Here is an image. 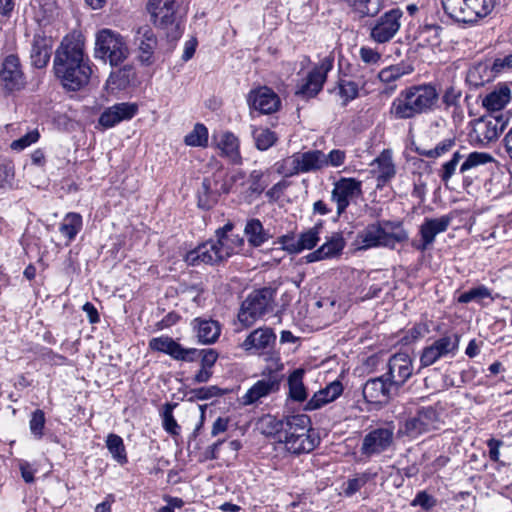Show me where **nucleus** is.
<instances>
[{
	"mask_svg": "<svg viewBox=\"0 0 512 512\" xmlns=\"http://www.w3.org/2000/svg\"><path fill=\"white\" fill-rule=\"evenodd\" d=\"M146 8L156 27L170 31L173 37L180 35L178 6L175 0H149Z\"/></svg>",
	"mask_w": 512,
	"mask_h": 512,
	"instance_id": "9d476101",
	"label": "nucleus"
},
{
	"mask_svg": "<svg viewBox=\"0 0 512 512\" xmlns=\"http://www.w3.org/2000/svg\"><path fill=\"white\" fill-rule=\"evenodd\" d=\"M362 194V182L355 178L342 177L336 181L331 191V200L336 204V212L341 216L350 203Z\"/></svg>",
	"mask_w": 512,
	"mask_h": 512,
	"instance_id": "a211bd4d",
	"label": "nucleus"
},
{
	"mask_svg": "<svg viewBox=\"0 0 512 512\" xmlns=\"http://www.w3.org/2000/svg\"><path fill=\"white\" fill-rule=\"evenodd\" d=\"M134 43L138 49L140 62L151 65L154 62V51L158 44L153 29L149 25L139 27L135 32Z\"/></svg>",
	"mask_w": 512,
	"mask_h": 512,
	"instance_id": "a878e982",
	"label": "nucleus"
},
{
	"mask_svg": "<svg viewBox=\"0 0 512 512\" xmlns=\"http://www.w3.org/2000/svg\"><path fill=\"white\" fill-rule=\"evenodd\" d=\"M184 260L191 266L216 265L224 261L216 239H210L187 252Z\"/></svg>",
	"mask_w": 512,
	"mask_h": 512,
	"instance_id": "5701e85b",
	"label": "nucleus"
},
{
	"mask_svg": "<svg viewBox=\"0 0 512 512\" xmlns=\"http://www.w3.org/2000/svg\"><path fill=\"white\" fill-rule=\"evenodd\" d=\"M452 220L453 217L450 215H442L437 218H424L418 230L420 238L413 240L411 246L417 251L425 252L433 246L437 235L448 230Z\"/></svg>",
	"mask_w": 512,
	"mask_h": 512,
	"instance_id": "2eb2a0df",
	"label": "nucleus"
},
{
	"mask_svg": "<svg viewBox=\"0 0 512 512\" xmlns=\"http://www.w3.org/2000/svg\"><path fill=\"white\" fill-rule=\"evenodd\" d=\"M280 358L275 357V369H269L268 373L264 371L262 379L255 382L246 393L240 398V402L244 406L253 405L262 400V398L277 392L280 389V384L284 378L281 373L283 365L279 363Z\"/></svg>",
	"mask_w": 512,
	"mask_h": 512,
	"instance_id": "1a4fd4ad",
	"label": "nucleus"
},
{
	"mask_svg": "<svg viewBox=\"0 0 512 512\" xmlns=\"http://www.w3.org/2000/svg\"><path fill=\"white\" fill-rule=\"evenodd\" d=\"M39 139V133L37 130H33L25 134L24 136L20 137L17 140H14L10 147L13 150L21 151L24 150L26 147L30 146L31 144L37 142Z\"/></svg>",
	"mask_w": 512,
	"mask_h": 512,
	"instance_id": "e2e57ef3",
	"label": "nucleus"
},
{
	"mask_svg": "<svg viewBox=\"0 0 512 512\" xmlns=\"http://www.w3.org/2000/svg\"><path fill=\"white\" fill-rule=\"evenodd\" d=\"M130 55L126 39L109 28L99 30L95 35L94 57L108 62L111 66L121 65Z\"/></svg>",
	"mask_w": 512,
	"mask_h": 512,
	"instance_id": "39448f33",
	"label": "nucleus"
},
{
	"mask_svg": "<svg viewBox=\"0 0 512 512\" xmlns=\"http://www.w3.org/2000/svg\"><path fill=\"white\" fill-rule=\"evenodd\" d=\"M495 78L490 62H478L469 68L466 75V82L475 88L483 86Z\"/></svg>",
	"mask_w": 512,
	"mask_h": 512,
	"instance_id": "58836bf2",
	"label": "nucleus"
},
{
	"mask_svg": "<svg viewBox=\"0 0 512 512\" xmlns=\"http://www.w3.org/2000/svg\"><path fill=\"white\" fill-rule=\"evenodd\" d=\"M403 12L394 8L375 20V23L371 27L370 37L377 43H386L390 41L401 27V18Z\"/></svg>",
	"mask_w": 512,
	"mask_h": 512,
	"instance_id": "aec40b11",
	"label": "nucleus"
},
{
	"mask_svg": "<svg viewBox=\"0 0 512 512\" xmlns=\"http://www.w3.org/2000/svg\"><path fill=\"white\" fill-rule=\"evenodd\" d=\"M189 394L190 399L208 400L223 395V391L217 386H209L192 389Z\"/></svg>",
	"mask_w": 512,
	"mask_h": 512,
	"instance_id": "bf43d9fd",
	"label": "nucleus"
},
{
	"mask_svg": "<svg viewBox=\"0 0 512 512\" xmlns=\"http://www.w3.org/2000/svg\"><path fill=\"white\" fill-rule=\"evenodd\" d=\"M26 85V77L20 59L15 54L7 55L0 67V86L6 93L22 90Z\"/></svg>",
	"mask_w": 512,
	"mask_h": 512,
	"instance_id": "dca6fc26",
	"label": "nucleus"
},
{
	"mask_svg": "<svg viewBox=\"0 0 512 512\" xmlns=\"http://www.w3.org/2000/svg\"><path fill=\"white\" fill-rule=\"evenodd\" d=\"M413 374V364L409 355L394 354L388 361L386 378L398 390Z\"/></svg>",
	"mask_w": 512,
	"mask_h": 512,
	"instance_id": "393cba45",
	"label": "nucleus"
},
{
	"mask_svg": "<svg viewBox=\"0 0 512 512\" xmlns=\"http://www.w3.org/2000/svg\"><path fill=\"white\" fill-rule=\"evenodd\" d=\"M232 230V224L228 223L223 228L216 231V241L224 261L231 257L233 254L238 253L243 244V238L238 235L229 234Z\"/></svg>",
	"mask_w": 512,
	"mask_h": 512,
	"instance_id": "f704fd0d",
	"label": "nucleus"
},
{
	"mask_svg": "<svg viewBox=\"0 0 512 512\" xmlns=\"http://www.w3.org/2000/svg\"><path fill=\"white\" fill-rule=\"evenodd\" d=\"M370 479L369 473H362L346 482L344 494L348 497L358 492Z\"/></svg>",
	"mask_w": 512,
	"mask_h": 512,
	"instance_id": "052dcab7",
	"label": "nucleus"
},
{
	"mask_svg": "<svg viewBox=\"0 0 512 512\" xmlns=\"http://www.w3.org/2000/svg\"><path fill=\"white\" fill-rule=\"evenodd\" d=\"M408 240V232L400 221L383 220L367 225L358 232L356 242L359 249L376 247L394 249L397 244Z\"/></svg>",
	"mask_w": 512,
	"mask_h": 512,
	"instance_id": "7ed1b4c3",
	"label": "nucleus"
},
{
	"mask_svg": "<svg viewBox=\"0 0 512 512\" xmlns=\"http://www.w3.org/2000/svg\"><path fill=\"white\" fill-rule=\"evenodd\" d=\"M172 408L173 406L170 404L166 405V408L163 412V428L164 430L173 435L177 436L180 433V426L178 425L177 421L175 420L173 414H172Z\"/></svg>",
	"mask_w": 512,
	"mask_h": 512,
	"instance_id": "4d7b16f0",
	"label": "nucleus"
},
{
	"mask_svg": "<svg viewBox=\"0 0 512 512\" xmlns=\"http://www.w3.org/2000/svg\"><path fill=\"white\" fill-rule=\"evenodd\" d=\"M492 160V156L485 152L475 151L466 154L461 150H457L452 154V157L448 161L441 165L438 176L442 182L448 183L456 174L457 169L460 174L464 175L481 165L491 162Z\"/></svg>",
	"mask_w": 512,
	"mask_h": 512,
	"instance_id": "6e6552de",
	"label": "nucleus"
},
{
	"mask_svg": "<svg viewBox=\"0 0 512 512\" xmlns=\"http://www.w3.org/2000/svg\"><path fill=\"white\" fill-rule=\"evenodd\" d=\"M439 93L430 83L415 84L401 90L392 100L389 115L394 120H411L436 110Z\"/></svg>",
	"mask_w": 512,
	"mask_h": 512,
	"instance_id": "f03ea898",
	"label": "nucleus"
},
{
	"mask_svg": "<svg viewBox=\"0 0 512 512\" xmlns=\"http://www.w3.org/2000/svg\"><path fill=\"white\" fill-rule=\"evenodd\" d=\"M442 4L446 14L455 21L474 23L491 13L495 0H443Z\"/></svg>",
	"mask_w": 512,
	"mask_h": 512,
	"instance_id": "423d86ee",
	"label": "nucleus"
},
{
	"mask_svg": "<svg viewBox=\"0 0 512 512\" xmlns=\"http://www.w3.org/2000/svg\"><path fill=\"white\" fill-rule=\"evenodd\" d=\"M304 370L296 369L288 377L289 397L298 402L307 398V392L303 383Z\"/></svg>",
	"mask_w": 512,
	"mask_h": 512,
	"instance_id": "a18cd8bd",
	"label": "nucleus"
},
{
	"mask_svg": "<svg viewBox=\"0 0 512 512\" xmlns=\"http://www.w3.org/2000/svg\"><path fill=\"white\" fill-rule=\"evenodd\" d=\"M288 186V182L284 180L279 181L266 192V197L270 202H277L282 197Z\"/></svg>",
	"mask_w": 512,
	"mask_h": 512,
	"instance_id": "774afa93",
	"label": "nucleus"
},
{
	"mask_svg": "<svg viewBox=\"0 0 512 512\" xmlns=\"http://www.w3.org/2000/svg\"><path fill=\"white\" fill-rule=\"evenodd\" d=\"M191 327L202 344H212L220 336L221 325L213 319L197 317L192 320Z\"/></svg>",
	"mask_w": 512,
	"mask_h": 512,
	"instance_id": "72a5a7b5",
	"label": "nucleus"
},
{
	"mask_svg": "<svg viewBox=\"0 0 512 512\" xmlns=\"http://www.w3.org/2000/svg\"><path fill=\"white\" fill-rule=\"evenodd\" d=\"M413 71V68L409 65L396 64L383 68L378 73V78L382 83L387 84L385 93H393L396 89L394 82L399 80L402 76L408 75Z\"/></svg>",
	"mask_w": 512,
	"mask_h": 512,
	"instance_id": "ea45409f",
	"label": "nucleus"
},
{
	"mask_svg": "<svg viewBox=\"0 0 512 512\" xmlns=\"http://www.w3.org/2000/svg\"><path fill=\"white\" fill-rule=\"evenodd\" d=\"M252 137L256 148L260 151L268 150L278 141V135L269 128L264 127H253Z\"/></svg>",
	"mask_w": 512,
	"mask_h": 512,
	"instance_id": "49530a36",
	"label": "nucleus"
},
{
	"mask_svg": "<svg viewBox=\"0 0 512 512\" xmlns=\"http://www.w3.org/2000/svg\"><path fill=\"white\" fill-rule=\"evenodd\" d=\"M346 242L342 233H333L317 250L309 253L305 258L308 263L332 259L342 254Z\"/></svg>",
	"mask_w": 512,
	"mask_h": 512,
	"instance_id": "2f4dec72",
	"label": "nucleus"
},
{
	"mask_svg": "<svg viewBox=\"0 0 512 512\" xmlns=\"http://www.w3.org/2000/svg\"><path fill=\"white\" fill-rule=\"evenodd\" d=\"M83 227L82 216L76 212L67 213L59 226V232L68 242H72Z\"/></svg>",
	"mask_w": 512,
	"mask_h": 512,
	"instance_id": "c03bdc74",
	"label": "nucleus"
},
{
	"mask_svg": "<svg viewBox=\"0 0 512 512\" xmlns=\"http://www.w3.org/2000/svg\"><path fill=\"white\" fill-rule=\"evenodd\" d=\"M460 336L456 333L444 335L425 346L420 355L422 367H429L441 359H452L459 350Z\"/></svg>",
	"mask_w": 512,
	"mask_h": 512,
	"instance_id": "9b49d317",
	"label": "nucleus"
},
{
	"mask_svg": "<svg viewBox=\"0 0 512 512\" xmlns=\"http://www.w3.org/2000/svg\"><path fill=\"white\" fill-rule=\"evenodd\" d=\"M29 426L31 433L37 439H40L43 436V429L45 426V414L42 410L37 409L32 413Z\"/></svg>",
	"mask_w": 512,
	"mask_h": 512,
	"instance_id": "13d9d810",
	"label": "nucleus"
},
{
	"mask_svg": "<svg viewBox=\"0 0 512 512\" xmlns=\"http://www.w3.org/2000/svg\"><path fill=\"white\" fill-rule=\"evenodd\" d=\"M217 148L221 151L220 155L232 164L242 163L239 139L233 133L228 131L222 133L217 141Z\"/></svg>",
	"mask_w": 512,
	"mask_h": 512,
	"instance_id": "e433bc0d",
	"label": "nucleus"
},
{
	"mask_svg": "<svg viewBox=\"0 0 512 512\" xmlns=\"http://www.w3.org/2000/svg\"><path fill=\"white\" fill-rule=\"evenodd\" d=\"M441 419L435 408L428 406L417 410L416 414L405 420L399 432L411 438L439 429Z\"/></svg>",
	"mask_w": 512,
	"mask_h": 512,
	"instance_id": "ddd939ff",
	"label": "nucleus"
},
{
	"mask_svg": "<svg viewBox=\"0 0 512 512\" xmlns=\"http://www.w3.org/2000/svg\"><path fill=\"white\" fill-rule=\"evenodd\" d=\"M311 155L317 159V165L313 168V171L321 170L328 166L339 167L344 164L346 159L345 152L339 149L331 150L328 154L320 150H312Z\"/></svg>",
	"mask_w": 512,
	"mask_h": 512,
	"instance_id": "37998d69",
	"label": "nucleus"
},
{
	"mask_svg": "<svg viewBox=\"0 0 512 512\" xmlns=\"http://www.w3.org/2000/svg\"><path fill=\"white\" fill-rule=\"evenodd\" d=\"M362 16H374L380 11V0H345Z\"/></svg>",
	"mask_w": 512,
	"mask_h": 512,
	"instance_id": "603ef678",
	"label": "nucleus"
},
{
	"mask_svg": "<svg viewBox=\"0 0 512 512\" xmlns=\"http://www.w3.org/2000/svg\"><path fill=\"white\" fill-rule=\"evenodd\" d=\"M321 225H315L302 232L298 237L299 253L303 250L313 249L320 240Z\"/></svg>",
	"mask_w": 512,
	"mask_h": 512,
	"instance_id": "8fccbe9b",
	"label": "nucleus"
},
{
	"mask_svg": "<svg viewBox=\"0 0 512 512\" xmlns=\"http://www.w3.org/2000/svg\"><path fill=\"white\" fill-rule=\"evenodd\" d=\"M184 143L191 147H207L208 129L202 123H197L193 130L184 137Z\"/></svg>",
	"mask_w": 512,
	"mask_h": 512,
	"instance_id": "09e8293b",
	"label": "nucleus"
},
{
	"mask_svg": "<svg viewBox=\"0 0 512 512\" xmlns=\"http://www.w3.org/2000/svg\"><path fill=\"white\" fill-rule=\"evenodd\" d=\"M53 39L43 32L34 34L31 41L30 62L37 69L45 68L51 58Z\"/></svg>",
	"mask_w": 512,
	"mask_h": 512,
	"instance_id": "c756f323",
	"label": "nucleus"
},
{
	"mask_svg": "<svg viewBox=\"0 0 512 512\" xmlns=\"http://www.w3.org/2000/svg\"><path fill=\"white\" fill-rule=\"evenodd\" d=\"M411 505L419 506L425 511H429L436 505V499L426 491H420L412 500Z\"/></svg>",
	"mask_w": 512,
	"mask_h": 512,
	"instance_id": "69168bd1",
	"label": "nucleus"
},
{
	"mask_svg": "<svg viewBox=\"0 0 512 512\" xmlns=\"http://www.w3.org/2000/svg\"><path fill=\"white\" fill-rule=\"evenodd\" d=\"M135 73L131 65H124L110 73L106 88L110 91L123 90L127 88L134 79Z\"/></svg>",
	"mask_w": 512,
	"mask_h": 512,
	"instance_id": "79ce46f5",
	"label": "nucleus"
},
{
	"mask_svg": "<svg viewBox=\"0 0 512 512\" xmlns=\"http://www.w3.org/2000/svg\"><path fill=\"white\" fill-rule=\"evenodd\" d=\"M398 390L385 375L369 379L363 386V397L368 403L385 404Z\"/></svg>",
	"mask_w": 512,
	"mask_h": 512,
	"instance_id": "b1692460",
	"label": "nucleus"
},
{
	"mask_svg": "<svg viewBox=\"0 0 512 512\" xmlns=\"http://www.w3.org/2000/svg\"><path fill=\"white\" fill-rule=\"evenodd\" d=\"M485 298H491V292L486 286L480 285L462 293L458 297V302L464 304L472 301L480 302Z\"/></svg>",
	"mask_w": 512,
	"mask_h": 512,
	"instance_id": "5fc2aeb1",
	"label": "nucleus"
},
{
	"mask_svg": "<svg viewBox=\"0 0 512 512\" xmlns=\"http://www.w3.org/2000/svg\"><path fill=\"white\" fill-rule=\"evenodd\" d=\"M310 419L307 415L298 414L286 418L281 442L293 454L309 453L318 444V440L310 435Z\"/></svg>",
	"mask_w": 512,
	"mask_h": 512,
	"instance_id": "20e7f679",
	"label": "nucleus"
},
{
	"mask_svg": "<svg viewBox=\"0 0 512 512\" xmlns=\"http://www.w3.org/2000/svg\"><path fill=\"white\" fill-rule=\"evenodd\" d=\"M92 67L82 33L72 31L63 37L53 59L54 74L63 88L76 92L88 85L93 73Z\"/></svg>",
	"mask_w": 512,
	"mask_h": 512,
	"instance_id": "f257e3e1",
	"label": "nucleus"
},
{
	"mask_svg": "<svg viewBox=\"0 0 512 512\" xmlns=\"http://www.w3.org/2000/svg\"><path fill=\"white\" fill-rule=\"evenodd\" d=\"M359 56L367 65H378L381 61V54L370 47H361L359 50Z\"/></svg>",
	"mask_w": 512,
	"mask_h": 512,
	"instance_id": "338daca9",
	"label": "nucleus"
},
{
	"mask_svg": "<svg viewBox=\"0 0 512 512\" xmlns=\"http://www.w3.org/2000/svg\"><path fill=\"white\" fill-rule=\"evenodd\" d=\"M343 392V385L340 381H333L325 388L314 393L306 403L305 409L309 411L322 408L328 403L336 400Z\"/></svg>",
	"mask_w": 512,
	"mask_h": 512,
	"instance_id": "c9c22d12",
	"label": "nucleus"
},
{
	"mask_svg": "<svg viewBox=\"0 0 512 512\" xmlns=\"http://www.w3.org/2000/svg\"><path fill=\"white\" fill-rule=\"evenodd\" d=\"M244 234L248 243L253 247H259L267 242L272 236L266 230L262 222L257 218L249 219L244 228Z\"/></svg>",
	"mask_w": 512,
	"mask_h": 512,
	"instance_id": "a19ab883",
	"label": "nucleus"
},
{
	"mask_svg": "<svg viewBox=\"0 0 512 512\" xmlns=\"http://www.w3.org/2000/svg\"><path fill=\"white\" fill-rule=\"evenodd\" d=\"M138 107L133 103H118L107 108L100 116L99 123L111 128L124 120H129L137 113Z\"/></svg>",
	"mask_w": 512,
	"mask_h": 512,
	"instance_id": "473e14b6",
	"label": "nucleus"
},
{
	"mask_svg": "<svg viewBox=\"0 0 512 512\" xmlns=\"http://www.w3.org/2000/svg\"><path fill=\"white\" fill-rule=\"evenodd\" d=\"M370 166L372 167L371 173L376 177L377 188H383L396 175V165L390 149H384Z\"/></svg>",
	"mask_w": 512,
	"mask_h": 512,
	"instance_id": "c85d7f7f",
	"label": "nucleus"
},
{
	"mask_svg": "<svg viewBox=\"0 0 512 512\" xmlns=\"http://www.w3.org/2000/svg\"><path fill=\"white\" fill-rule=\"evenodd\" d=\"M275 290L265 287L248 295L241 305L238 320L246 327L253 325L258 319L274 308Z\"/></svg>",
	"mask_w": 512,
	"mask_h": 512,
	"instance_id": "0eeeda50",
	"label": "nucleus"
},
{
	"mask_svg": "<svg viewBox=\"0 0 512 512\" xmlns=\"http://www.w3.org/2000/svg\"><path fill=\"white\" fill-rule=\"evenodd\" d=\"M285 422L278 421L275 417L267 415L260 420L261 431L266 436H277L281 442L282 432L284 430Z\"/></svg>",
	"mask_w": 512,
	"mask_h": 512,
	"instance_id": "3c124183",
	"label": "nucleus"
},
{
	"mask_svg": "<svg viewBox=\"0 0 512 512\" xmlns=\"http://www.w3.org/2000/svg\"><path fill=\"white\" fill-rule=\"evenodd\" d=\"M275 244L280 245L281 249L289 254L299 253L298 238L295 237L294 233L290 232L278 237Z\"/></svg>",
	"mask_w": 512,
	"mask_h": 512,
	"instance_id": "680f3d73",
	"label": "nucleus"
},
{
	"mask_svg": "<svg viewBox=\"0 0 512 512\" xmlns=\"http://www.w3.org/2000/svg\"><path fill=\"white\" fill-rule=\"evenodd\" d=\"M276 343V335L271 328H258L252 331L241 347L252 354H264Z\"/></svg>",
	"mask_w": 512,
	"mask_h": 512,
	"instance_id": "cd10ccee",
	"label": "nucleus"
},
{
	"mask_svg": "<svg viewBox=\"0 0 512 512\" xmlns=\"http://www.w3.org/2000/svg\"><path fill=\"white\" fill-rule=\"evenodd\" d=\"M317 165L316 157L311 151L294 153L275 163V170L284 177H291L301 173L312 172Z\"/></svg>",
	"mask_w": 512,
	"mask_h": 512,
	"instance_id": "412c9836",
	"label": "nucleus"
},
{
	"mask_svg": "<svg viewBox=\"0 0 512 512\" xmlns=\"http://www.w3.org/2000/svg\"><path fill=\"white\" fill-rule=\"evenodd\" d=\"M454 146L455 139L447 138L439 142L433 149L419 150L418 153L427 158H438L451 151Z\"/></svg>",
	"mask_w": 512,
	"mask_h": 512,
	"instance_id": "6e6d98bb",
	"label": "nucleus"
},
{
	"mask_svg": "<svg viewBox=\"0 0 512 512\" xmlns=\"http://www.w3.org/2000/svg\"><path fill=\"white\" fill-rule=\"evenodd\" d=\"M263 177L264 174L261 170H253L250 172L247 180H245V173L242 170H237L231 175L230 181L234 185L239 183L241 186H244L246 184L245 197L251 202L256 197L260 196L267 186Z\"/></svg>",
	"mask_w": 512,
	"mask_h": 512,
	"instance_id": "7c9ffc66",
	"label": "nucleus"
},
{
	"mask_svg": "<svg viewBox=\"0 0 512 512\" xmlns=\"http://www.w3.org/2000/svg\"><path fill=\"white\" fill-rule=\"evenodd\" d=\"M233 183L225 180L222 170L216 171L212 176L205 177L201 188L198 190V206L202 209L213 207L221 194H228Z\"/></svg>",
	"mask_w": 512,
	"mask_h": 512,
	"instance_id": "4468645a",
	"label": "nucleus"
},
{
	"mask_svg": "<svg viewBox=\"0 0 512 512\" xmlns=\"http://www.w3.org/2000/svg\"><path fill=\"white\" fill-rule=\"evenodd\" d=\"M247 101L249 106L262 114H271L278 110L280 99L270 88L264 86L249 92Z\"/></svg>",
	"mask_w": 512,
	"mask_h": 512,
	"instance_id": "bb28decb",
	"label": "nucleus"
},
{
	"mask_svg": "<svg viewBox=\"0 0 512 512\" xmlns=\"http://www.w3.org/2000/svg\"><path fill=\"white\" fill-rule=\"evenodd\" d=\"M494 76L506 73L512 69V54L498 57L490 63Z\"/></svg>",
	"mask_w": 512,
	"mask_h": 512,
	"instance_id": "0e129e2a",
	"label": "nucleus"
},
{
	"mask_svg": "<svg viewBox=\"0 0 512 512\" xmlns=\"http://www.w3.org/2000/svg\"><path fill=\"white\" fill-rule=\"evenodd\" d=\"M106 446L113 459L119 464L127 463L126 449L123 439L117 434H109L106 439Z\"/></svg>",
	"mask_w": 512,
	"mask_h": 512,
	"instance_id": "de8ad7c7",
	"label": "nucleus"
},
{
	"mask_svg": "<svg viewBox=\"0 0 512 512\" xmlns=\"http://www.w3.org/2000/svg\"><path fill=\"white\" fill-rule=\"evenodd\" d=\"M511 96L510 86L501 84L482 99V105L489 111H499L510 102Z\"/></svg>",
	"mask_w": 512,
	"mask_h": 512,
	"instance_id": "4c0bfd02",
	"label": "nucleus"
},
{
	"mask_svg": "<svg viewBox=\"0 0 512 512\" xmlns=\"http://www.w3.org/2000/svg\"><path fill=\"white\" fill-rule=\"evenodd\" d=\"M149 348L169 355L174 360L193 362L197 359L198 349L184 348L169 336L154 337L149 341Z\"/></svg>",
	"mask_w": 512,
	"mask_h": 512,
	"instance_id": "4be33fe9",
	"label": "nucleus"
},
{
	"mask_svg": "<svg viewBox=\"0 0 512 512\" xmlns=\"http://www.w3.org/2000/svg\"><path fill=\"white\" fill-rule=\"evenodd\" d=\"M364 83L361 84L363 86ZM360 84L352 80H341L339 82V95L343 99V105L356 99L359 95Z\"/></svg>",
	"mask_w": 512,
	"mask_h": 512,
	"instance_id": "864d4df0",
	"label": "nucleus"
},
{
	"mask_svg": "<svg viewBox=\"0 0 512 512\" xmlns=\"http://www.w3.org/2000/svg\"><path fill=\"white\" fill-rule=\"evenodd\" d=\"M394 442V427H378L369 431L363 438L360 452L366 458L380 455L389 450Z\"/></svg>",
	"mask_w": 512,
	"mask_h": 512,
	"instance_id": "f3484780",
	"label": "nucleus"
},
{
	"mask_svg": "<svg viewBox=\"0 0 512 512\" xmlns=\"http://www.w3.org/2000/svg\"><path fill=\"white\" fill-rule=\"evenodd\" d=\"M334 65V57H324L296 86L295 95L302 99L314 98L322 90L327 74Z\"/></svg>",
	"mask_w": 512,
	"mask_h": 512,
	"instance_id": "f8f14e48",
	"label": "nucleus"
},
{
	"mask_svg": "<svg viewBox=\"0 0 512 512\" xmlns=\"http://www.w3.org/2000/svg\"><path fill=\"white\" fill-rule=\"evenodd\" d=\"M505 125L506 123L501 117H482L475 121L469 137L474 144L486 146L498 139Z\"/></svg>",
	"mask_w": 512,
	"mask_h": 512,
	"instance_id": "6ab92c4d",
	"label": "nucleus"
}]
</instances>
